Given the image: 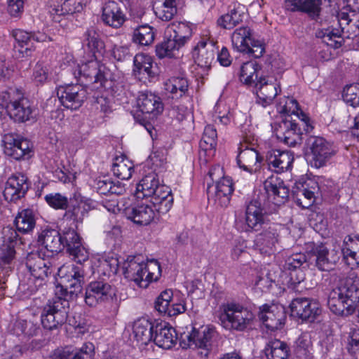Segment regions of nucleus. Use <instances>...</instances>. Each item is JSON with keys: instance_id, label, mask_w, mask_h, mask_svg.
Masks as SVG:
<instances>
[{"instance_id": "obj_1", "label": "nucleus", "mask_w": 359, "mask_h": 359, "mask_svg": "<svg viewBox=\"0 0 359 359\" xmlns=\"http://www.w3.org/2000/svg\"><path fill=\"white\" fill-rule=\"evenodd\" d=\"M151 198V203L158 214H165L173 205L170 188L160 182L155 172L145 175L137 184L133 198Z\"/></svg>"}, {"instance_id": "obj_2", "label": "nucleus", "mask_w": 359, "mask_h": 359, "mask_svg": "<svg viewBox=\"0 0 359 359\" xmlns=\"http://www.w3.org/2000/svg\"><path fill=\"white\" fill-rule=\"evenodd\" d=\"M125 277L133 281L138 287L146 288L149 283L157 281L161 276V268L156 259L143 262L141 255L128 256L122 264Z\"/></svg>"}, {"instance_id": "obj_3", "label": "nucleus", "mask_w": 359, "mask_h": 359, "mask_svg": "<svg viewBox=\"0 0 359 359\" xmlns=\"http://www.w3.org/2000/svg\"><path fill=\"white\" fill-rule=\"evenodd\" d=\"M50 259L42 257L39 252H32L27 256L26 266L29 272V277L20 280L18 294L23 298L29 297L43 284V280L51 273Z\"/></svg>"}, {"instance_id": "obj_4", "label": "nucleus", "mask_w": 359, "mask_h": 359, "mask_svg": "<svg viewBox=\"0 0 359 359\" xmlns=\"http://www.w3.org/2000/svg\"><path fill=\"white\" fill-rule=\"evenodd\" d=\"M194 25L188 22L175 21L166 28V39L156 46L158 57H177L180 50L190 41Z\"/></svg>"}, {"instance_id": "obj_5", "label": "nucleus", "mask_w": 359, "mask_h": 359, "mask_svg": "<svg viewBox=\"0 0 359 359\" xmlns=\"http://www.w3.org/2000/svg\"><path fill=\"white\" fill-rule=\"evenodd\" d=\"M219 312L220 324L227 330L245 331L252 327L255 319V315L250 308L236 302L222 304Z\"/></svg>"}, {"instance_id": "obj_6", "label": "nucleus", "mask_w": 359, "mask_h": 359, "mask_svg": "<svg viewBox=\"0 0 359 359\" xmlns=\"http://www.w3.org/2000/svg\"><path fill=\"white\" fill-rule=\"evenodd\" d=\"M219 339V334L215 326L205 325L198 328L193 326L190 332L181 337L180 346L182 348H199L202 357L206 358L210 351L217 346Z\"/></svg>"}, {"instance_id": "obj_7", "label": "nucleus", "mask_w": 359, "mask_h": 359, "mask_svg": "<svg viewBox=\"0 0 359 359\" xmlns=\"http://www.w3.org/2000/svg\"><path fill=\"white\" fill-rule=\"evenodd\" d=\"M85 302L90 307H95L103 302L110 303L111 316H116L118 311L116 290L104 279L92 281L87 285Z\"/></svg>"}, {"instance_id": "obj_8", "label": "nucleus", "mask_w": 359, "mask_h": 359, "mask_svg": "<svg viewBox=\"0 0 359 359\" xmlns=\"http://www.w3.org/2000/svg\"><path fill=\"white\" fill-rule=\"evenodd\" d=\"M136 198H123L117 203L118 210L133 223L140 226L151 224L156 217L153 205L139 201Z\"/></svg>"}, {"instance_id": "obj_9", "label": "nucleus", "mask_w": 359, "mask_h": 359, "mask_svg": "<svg viewBox=\"0 0 359 359\" xmlns=\"http://www.w3.org/2000/svg\"><path fill=\"white\" fill-rule=\"evenodd\" d=\"M222 168L219 165L213 166L208 172V175L216 184L208 186V195L210 201L220 207H227L230 203L231 195L233 191L232 180L227 177H223Z\"/></svg>"}, {"instance_id": "obj_10", "label": "nucleus", "mask_w": 359, "mask_h": 359, "mask_svg": "<svg viewBox=\"0 0 359 359\" xmlns=\"http://www.w3.org/2000/svg\"><path fill=\"white\" fill-rule=\"evenodd\" d=\"M69 302L62 297L48 300L41 314V325L44 329L53 330L64 324L67 318Z\"/></svg>"}, {"instance_id": "obj_11", "label": "nucleus", "mask_w": 359, "mask_h": 359, "mask_svg": "<svg viewBox=\"0 0 359 359\" xmlns=\"http://www.w3.org/2000/svg\"><path fill=\"white\" fill-rule=\"evenodd\" d=\"M231 42L238 52L250 54L255 58L261 57L265 53L264 42L253 38L248 27L236 29L231 35Z\"/></svg>"}, {"instance_id": "obj_12", "label": "nucleus", "mask_w": 359, "mask_h": 359, "mask_svg": "<svg viewBox=\"0 0 359 359\" xmlns=\"http://www.w3.org/2000/svg\"><path fill=\"white\" fill-rule=\"evenodd\" d=\"M306 146L311 154V165L317 168L325 166L335 154L332 144L323 137H309L306 140Z\"/></svg>"}, {"instance_id": "obj_13", "label": "nucleus", "mask_w": 359, "mask_h": 359, "mask_svg": "<svg viewBox=\"0 0 359 359\" xmlns=\"http://www.w3.org/2000/svg\"><path fill=\"white\" fill-rule=\"evenodd\" d=\"M58 276L66 287L65 294H62V297L66 299L67 293L77 295L81 292L85 283L84 270L82 266L65 264L58 269Z\"/></svg>"}, {"instance_id": "obj_14", "label": "nucleus", "mask_w": 359, "mask_h": 359, "mask_svg": "<svg viewBox=\"0 0 359 359\" xmlns=\"http://www.w3.org/2000/svg\"><path fill=\"white\" fill-rule=\"evenodd\" d=\"M102 68L104 67L97 61V57H90L89 60L79 65L73 74L82 83L86 84L99 83L100 86H102L106 81Z\"/></svg>"}, {"instance_id": "obj_15", "label": "nucleus", "mask_w": 359, "mask_h": 359, "mask_svg": "<svg viewBox=\"0 0 359 359\" xmlns=\"http://www.w3.org/2000/svg\"><path fill=\"white\" fill-rule=\"evenodd\" d=\"M57 96L65 107L76 110L87 98V90L81 84H67L57 88Z\"/></svg>"}, {"instance_id": "obj_16", "label": "nucleus", "mask_w": 359, "mask_h": 359, "mask_svg": "<svg viewBox=\"0 0 359 359\" xmlns=\"http://www.w3.org/2000/svg\"><path fill=\"white\" fill-rule=\"evenodd\" d=\"M4 154L13 159L29 158L32 153L31 142L16 134L8 133L3 137Z\"/></svg>"}, {"instance_id": "obj_17", "label": "nucleus", "mask_w": 359, "mask_h": 359, "mask_svg": "<svg viewBox=\"0 0 359 359\" xmlns=\"http://www.w3.org/2000/svg\"><path fill=\"white\" fill-rule=\"evenodd\" d=\"M65 247L73 259L82 264L88 259L89 253L81 243V238L74 228L63 231L62 236Z\"/></svg>"}, {"instance_id": "obj_18", "label": "nucleus", "mask_w": 359, "mask_h": 359, "mask_svg": "<svg viewBox=\"0 0 359 359\" xmlns=\"http://www.w3.org/2000/svg\"><path fill=\"white\" fill-rule=\"evenodd\" d=\"M95 201L90 198H81L79 201L76 200L75 204L68 205L62 219L68 224L77 228L78 224L83 222L88 212L95 208Z\"/></svg>"}, {"instance_id": "obj_19", "label": "nucleus", "mask_w": 359, "mask_h": 359, "mask_svg": "<svg viewBox=\"0 0 359 359\" xmlns=\"http://www.w3.org/2000/svg\"><path fill=\"white\" fill-rule=\"evenodd\" d=\"M86 0H49L48 13L53 21L60 22V18L65 15L81 12Z\"/></svg>"}, {"instance_id": "obj_20", "label": "nucleus", "mask_w": 359, "mask_h": 359, "mask_svg": "<svg viewBox=\"0 0 359 359\" xmlns=\"http://www.w3.org/2000/svg\"><path fill=\"white\" fill-rule=\"evenodd\" d=\"M137 103L140 111L142 114H147L149 119L157 118L164 109L161 98L150 91L140 92Z\"/></svg>"}, {"instance_id": "obj_21", "label": "nucleus", "mask_w": 359, "mask_h": 359, "mask_svg": "<svg viewBox=\"0 0 359 359\" xmlns=\"http://www.w3.org/2000/svg\"><path fill=\"white\" fill-rule=\"evenodd\" d=\"M297 196H302L304 199L297 197L296 203L302 208H309L314 202L316 195L319 194V182L314 179H301L295 184Z\"/></svg>"}, {"instance_id": "obj_22", "label": "nucleus", "mask_w": 359, "mask_h": 359, "mask_svg": "<svg viewBox=\"0 0 359 359\" xmlns=\"http://www.w3.org/2000/svg\"><path fill=\"white\" fill-rule=\"evenodd\" d=\"M18 45L21 48L19 51L27 56L34 49L35 42L52 41V39L43 32H28L22 29H15L13 32Z\"/></svg>"}, {"instance_id": "obj_23", "label": "nucleus", "mask_w": 359, "mask_h": 359, "mask_svg": "<svg viewBox=\"0 0 359 359\" xmlns=\"http://www.w3.org/2000/svg\"><path fill=\"white\" fill-rule=\"evenodd\" d=\"M277 138L288 146H294L301 143L302 133L298 123L286 118L279 123L276 129Z\"/></svg>"}, {"instance_id": "obj_24", "label": "nucleus", "mask_w": 359, "mask_h": 359, "mask_svg": "<svg viewBox=\"0 0 359 359\" xmlns=\"http://www.w3.org/2000/svg\"><path fill=\"white\" fill-rule=\"evenodd\" d=\"M37 244L52 255L60 252L65 248L61 234L52 228H46L38 233Z\"/></svg>"}, {"instance_id": "obj_25", "label": "nucleus", "mask_w": 359, "mask_h": 359, "mask_svg": "<svg viewBox=\"0 0 359 359\" xmlns=\"http://www.w3.org/2000/svg\"><path fill=\"white\" fill-rule=\"evenodd\" d=\"M102 21L109 27L120 28L126 20L122 6L114 1H109L102 8Z\"/></svg>"}, {"instance_id": "obj_26", "label": "nucleus", "mask_w": 359, "mask_h": 359, "mask_svg": "<svg viewBox=\"0 0 359 359\" xmlns=\"http://www.w3.org/2000/svg\"><path fill=\"white\" fill-rule=\"evenodd\" d=\"M27 177L21 174L14 175L10 177L4 190L5 199L10 202H16L24 197L28 190Z\"/></svg>"}, {"instance_id": "obj_27", "label": "nucleus", "mask_w": 359, "mask_h": 359, "mask_svg": "<svg viewBox=\"0 0 359 359\" xmlns=\"http://www.w3.org/2000/svg\"><path fill=\"white\" fill-rule=\"evenodd\" d=\"M269 199L276 205L284 203L289 196V189L278 176L272 175L264 182Z\"/></svg>"}, {"instance_id": "obj_28", "label": "nucleus", "mask_w": 359, "mask_h": 359, "mask_svg": "<svg viewBox=\"0 0 359 359\" xmlns=\"http://www.w3.org/2000/svg\"><path fill=\"white\" fill-rule=\"evenodd\" d=\"M290 309L293 316L310 322L320 313L318 303L306 298L294 299L290 304Z\"/></svg>"}, {"instance_id": "obj_29", "label": "nucleus", "mask_w": 359, "mask_h": 359, "mask_svg": "<svg viewBox=\"0 0 359 359\" xmlns=\"http://www.w3.org/2000/svg\"><path fill=\"white\" fill-rule=\"evenodd\" d=\"M294 156L289 151L272 150L268 152L266 162L269 170L282 173L292 168Z\"/></svg>"}, {"instance_id": "obj_30", "label": "nucleus", "mask_w": 359, "mask_h": 359, "mask_svg": "<svg viewBox=\"0 0 359 359\" xmlns=\"http://www.w3.org/2000/svg\"><path fill=\"white\" fill-rule=\"evenodd\" d=\"M257 89V104L266 107L272 104L274 98L280 92L279 85L273 81H269L266 78H259L255 85Z\"/></svg>"}, {"instance_id": "obj_31", "label": "nucleus", "mask_w": 359, "mask_h": 359, "mask_svg": "<svg viewBox=\"0 0 359 359\" xmlns=\"http://www.w3.org/2000/svg\"><path fill=\"white\" fill-rule=\"evenodd\" d=\"M259 318L271 330H278L284 323L285 316L282 308L264 304L260 307Z\"/></svg>"}, {"instance_id": "obj_32", "label": "nucleus", "mask_w": 359, "mask_h": 359, "mask_svg": "<svg viewBox=\"0 0 359 359\" xmlns=\"http://www.w3.org/2000/svg\"><path fill=\"white\" fill-rule=\"evenodd\" d=\"M278 236V231L273 226H269L258 234L255 245L260 253L264 256L273 255L276 251Z\"/></svg>"}, {"instance_id": "obj_33", "label": "nucleus", "mask_w": 359, "mask_h": 359, "mask_svg": "<svg viewBox=\"0 0 359 359\" xmlns=\"http://www.w3.org/2000/svg\"><path fill=\"white\" fill-rule=\"evenodd\" d=\"M263 211L260 202L256 200L250 201L246 207V225L243 230L245 231H259L264 223Z\"/></svg>"}, {"instance_id": "obj_34", "label": "nucleus", "mask_w": 359, "mask_h": 359, "mask_svg": "<svg viewBox=\"0 0 359 359\" xmlns=\"http://www.w3.org/2000/svg\"><path fill=\"white\" fill-rule=\"evenodd\" d=\"M316 267L320 271H330L339 259V253L334 250H329L325 245L316 246L312 251Z\"/></svg>"}, {"instance_id": "obj_35", "label": "nucleus", "mask_w": 359, "mask_h": 359, "mask_svg": "<svg viewBox=\"0 0 359 359\" xmlns=\"http://www.w3.org/2000/svg\"><path fill=\"white\" fill-rule=\"evenodd\" d=\"M262 161V158L257 151L252 148H246L241 150L237 156L238 166L250 174L259 170Z\"/></svg>"}, {"instance_id": "obj_36", "label": "nucleus", "mask_w": 359, "mask_h": 359, "mask_svg": "<svg viewBox=\"0 0 359 359\" xmlns=\"http://www.w3.org/2000/svg\"><path fill=\"white\" fill-rule=\"evenodd\" d=\"M154 324L146 318H141L135 321L133 333L135 340L140 346L147 345L153 340Z\"/></svg>"}, {"instance_id": "obj_37", "label": "nucleus", "mask_w": 359, "mask_h": 359, "mask_svg": "<svg viewBox=\"0 0 359 359\" xmlns=\"http://www.w3.org/2000/svg\"><path fill=\"white\" fill-rule=\"evenodd\" d=\"M154 332L153 341L158 346L169 349L176 344L177 337L172 327L165 323H156Z\"/></svg>"}, {"instance_id": "obj_38", "label": "nucleus", "mask_w": 359, "mask_h": 359, "mask_svg": "<svg viewBox=\"0 0 359 359\" xmlns=\"http://www.w3.org/2000/svg\"><path fill=\"white\" fill-rule=\"evenodd\" d=\"M153 58L145 53L137 54L133 59V74L140 80L153 78L155 76Z\"/></svg>"}, {"instance_id": "obj_39", "label": "nucleus", "mask_w": 359, "mask_h": 359, "mask_svg": "<svg viewBox=\"0 0 359 359\" xmlns=\"http://www.w3.org/2000/svg\"><path fill=\"white\" fill-rule=\"evenodd\" d=\"M278 111L287 116L292 115L297 116L302 122L306 133L312 130L313 127L309 123V118L299 109L298 102L292 97H285L280 101L278 105Z\"/></svg>"}, {"instance_id": "obj_40", "label": "nucleus", "mask_w": 359, "mask_h": 359, "mask_svg": "<svg viewBox=\"0 0 359 359\" xmlns=\"http://www.w3.org/2000/svg\"><path fill=\"white\" fill-rule=\"evenodd\" d=\"M32 113V109L29 100L24 97L10 101L8 115L15 121L25 122L29 120Z\"/></svg>"}, {"instance_id": "obj_41", "label": "nucleus", "mask_w": 359, "mask_h": 359, "mask_svg": "<svg viewBox=\"0 0 359 359\" xmlns=\"http://www.w3.org/2000/svg\"><path fill=\"white\" fill-rule=\"evenodd\" d=\"M163 86L165 93L172 100H179L188 93L189 83L185 77L172 76L167 79Z\"/></svg>"}, {"instance_id": "obj_42", "label": "nucleus", "mask_w": 359, "mask_h": 359, "mask_svg": "<svg viewBox=\"0 0 359 359\" xmlns=\"http://www.w3.org/2000/svg\"><path fill=\"white\" fill-rule=\"evenodd\" d=\"M193 57L198 66L210 67L215 58L213 45H208L204 40L200 41L194 48Z\"/></svg>"}, {"instance_id": "obj_43", "label": "nucleus", "mask_w": 359, "mask_h": 359, "mask_svg": "<svg viewBox=\"0 0 359 359\" xmlns=\"http://www.w3.org/2000/svg\"><path fill=\"white\" fill-rule=\"evenodd\" d=\"M245 15V8L243 6H234L228 13L221 15L217 19V23L224 29H231L242 22Z\"/></svg>"}, {"instance_id": "obj_44", "label": "nucleus", "mask_w": 359, "mask_h": 359, "mask_svg": "<svg viewBox=\"0 0 359 359\" xmlns=\"http://www.w3.org/2000/svg\"><path fill=\"white\" fill-rule=\"evenodd\" d=\"M292 10L306 13L311 18L316 19L321 11V0H287Z\"/></svg>"}, {"instance_id": "obj_45", "label": "nucleus", "mask_w": 359, "mask_h": 359, "mask_svg": "<svg viewBox=\"0 0 359 359\" xmlns=\"http://www.w3.org/2000/svg\"><path fill=\"white\" fill-rule=\"evenodd\" d=\"M292 10L306 13L311 18L316 19L321 11V0H287Z\"/></svg>"}, {"instance_id": "obj_46", "label": "nucleus", "mask_w": 359, "mask_h": 359, "mask_svg": "<svg viewBox=\"0 0 359 359\" xmlns=\"http://www.w3.org/2000/svg\"><path fill=\"white\" fill-rule=\"evenodd\" d=\"M292 10L306 13L311 18L316 19L321 11V0H287Z\"/></svg>"}, {"instance_id": "obj_47", "label": "nucleus", "mask_w": 359, "mask_h": 359, "mask_svg": "<svg viewBox=\"0 0 359 359\" xmlns=\"http://www.w3.org/2000/svg\"><path fill=\"white\" fill-rule=\"evenodd\" d=\"M133 163L125 156L115 158L111 171L115 177L122 180H128L134 172Z\"/></svg>"}, {"instance_id": "obj_48", "label": "nucleus", "mask_w": 359, "mask_h": 359, "mask_svg": "<svg viewBox=\"0 0 359 359\" xmlns=\"http://www.w3.org/2000/svg\"><path fill=\"white\" fill-rule=\"evenodd\" d=\"M94 262L93 268L97 273L110 276L116 274L120 267V262L113 257H100Z\"/></svg>"}, {"instance_id": "obj_49", "label": "nucleus", "mask_w": 359, "mask_h": 359, "mask_svg": "<svg viewBox=\"0 0 359 359\" xmlns=\"http://www.w3.org/2000/svg\"><path fill=\"white\" fill-rule=\"evenodd\" d=\"M259 65L255 62H247L243 63L239 72L240 81L246 86H255L258 80Z\"/></svg>"}, {"instance_id": "obj_50", "label": "nucleus", "mask_w": 359, "mask_h": 359, "mask_svg": "<svg viewBox=\"0 0 359 359\" xmlns=\"http://www.w3.org/2000/svg\"><path fill=\"white\" fill-rule=\"evenodd\" d=\"M84 44L91 53L90 57H98L97 54L101 55L104 46L103 41L100 39L99 34L93 27L87 29L84 34Z\"/></svg>"}, {"instance_id": "obj_51", "label": "nucleus", "mask_w": 359, "mask_h": 359, "mask_svg": "<svg viewBox=\"0 0 359 359\" xmlns=\"http://www.w3.org/2000/svg\"><path fill=\"white\" fill-rule=\"evenodd\" d=\"M36 224L33 211L25 209L18 213L15 219V225L18 231L27 233L32 231Z\"/></svg>"}, {"instance_id": "obj_52", "label": "nucleus", "mask_w": 359, "mask_h": 359, "mask_svg": "<svg viewBox=\"0 0 359 359\" xmlns=\"http://www.w3.org/2000/svg\"><path fill=\"white\" fill-rule=\"evenodd\" d=\"M289 352L290 348L287 344L278 339L270 341L265 348L268 359H287Z\"/></svg>"}, {"instance_id": "obj_53", "label": "nucleus", "mask_w": 359, "mask_h": 359, "mask_svg": "<svg viewBox=\"0 0 359 359\" xmlns=\"http://www.w3.org/2000/svg\"><path fill=\"white\" fill-rule=\"evenodd\" d=\"M154 28L148 25H141L133 32V41L142 46L150 45L154 42Z\"/></svg>"}, {"instance_id": "obj_54", "label": "nucleus", "mask_w": 359, "mask_h": 359, "mask_svg": "<svg viewBox=\"0 0 359 359\" xmlns=\"http://www.w3.org/2000/svg\"><path fill=\"white\" fill-rule=\"evenodd\" d=\"M15 250L12 247L1 245L0 248V269L4 271V274L11 271L14 266Z\"/></svg>"}, {"instance_id": "obj_55", "label": "nucleus", "mask_w": 359, "mask_h": 359, "mask_svg": "<svg viewBox=\"0 0 359 359\" xmlns=\"http://www.w3.org/2000/svg\"><path fill=\"white\" fill-rule=\"evenodd\" d=\"M154 9L156 15L163 21L172 20L177 13V5L172 3L164 4L157 1Z\"/></svg>"}, {"instance_id": "obj_56", "label": "nucleus", "mask_w": 359, "mask_h": 359, "mask_svg": "<svg viewBox=\"0 0 359 359\" xmlns=\"http://www.w3.org/2000/svg\"><path fill=\"white\" fill-rule=\"evenodd\" d=\"M44 199L48 205L55 210H65L69 204L68 197L60 193L46 194Z\"/></svg>"}, {"instance_id": "obj_57", "label": "nucleus", "mask_w": 359, "mask_h": 359, "mask_svg": "<svg viewBox=\"0 0 359 359\" xmlns=\"http://www.w3.org/2000/svg\"><path fill=\"white\" fill-rule=\"evenodd\" d=\"M217 137V133L215 127L212 125L206 126L200 142V147L204 150L213 149L216 145Z\"/></svg>"}, {"instance_id": "obj_58", "label": "nucleus", "mask_w": 359, "mask_h": 359, "mask_svg": "<svg viewBox=\"0 0 359 359\" xmlns=\"http://www.w3.org/2000/svg\"><path fill=\"white\" fill-rule=\"evenodd\" d=\"M343 100L348 105L356 107L359 106V84L346 86L343 91Z\"/></svg>"}, {"instance_id": "obj_59", "label": "nucleus", "mask_w": 359, "mask_h": 359, "mask_svg": "<svg viewBox=\"0 0 359 359\" xmlns=\"http://www.w3.org/2000/svg\"><path fill=\"white\" fill-rule=\"evenodd\" d=\"M173 292L171 290L163 291L155 302V309L161 313L165 314L173 299Z\"/></svg>"}, {"instance_id": "obj_60", "label": "nucleus", "mask_w": 359, "mask_h": 359, "mask_svg": "<svg viewBox=\"0 0 359 359\" xmlns=\"http://www.w3.org/2000/svg\"><path fill=\"white\" fill-rule=\"evenodd\" d=\"M48 78V71L43 63L37 62L34 69L32 80L36 85L43 84Z\"/></svg>"}, {"instance_id": "obj_61", "label": "nucleus", "mask_w": 359, "mask_h": 359, "mask_svg": "<svg viewBox=\"0 0 359 359\" xmlns=\"http://www.w3.org/2000/svg\"><path fill=\"white\" fill-rule=\"evenodd\" d=\"M318 37L323 39L324 41L328 45L334 48H338L341 46L342 39L341 36L340 31L336 30H326L322 35L320 33Z\"/></svg>"}, {"instance_id": "obj_62", "label": "nucleus", "mask_w": 359, "mask_h": 359, "mask_svg": "<svg viewBox=\"0 0 359 359\" xmlns=\"http://www.w3.org/2000/svg\"><path fill=\"white\" fill-rule=\"evenodd\" d=\"M306 262V256L304 253H295L289 256L285 262L284 267L287 270L299 269Z\"/></svg>"}, {"instance_id": "obj_63", "label": "nucleus", "mask_w": 359, "mask_h": 359, "mask_svg": "<svg viewBox=\"0 0 359 359\" xmlns=\"http://www.w3.org/2000/svg\"><path fill=\"white\" fill-rule=\"evenodd\" d=\"M2 234L3 244L1 245L12 247L13 249H15L19 240V236L17 231L13 228L7 226L3 229Z\"/></svg>"}, {"instance_id": "obj_64", "label": "nucleus", "mask_w": 359, "mask_h": 359, "mask_svg": "<svg viewBox=\"0 0 359 359\" xmlns=\"http://www.w3.org/2000/svg\"><path fill=\"white\" fill-rule=\"evenodd\" d=\"M172 304L166 312L169 316H177L180 313H183L186 311L185 301L182 298H177L173 297L172 300Z\"/></svg>"}]
</instances>
